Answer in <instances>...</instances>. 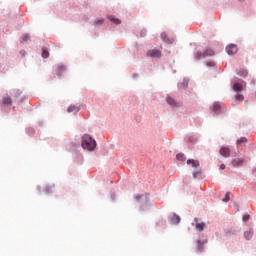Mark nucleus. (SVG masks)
Returning <instances> with one entry per match:
<instances>
[{"instance_id": "obj_10", "label": "nucleus", "mask_w": 256, "mask_h": 256, "mask_svg": "<svg viewBox=\"0 0 256 256\" xmlns=\"http://www.w3.org/2000/svg\"><path fill=\"white\" fill-rule=\"evenodd\" d=\"M169 221L172 225H179L181 223V216L174 213Z\"/></svg>"}, {"instance_id": "obj_5", "label": "nucleus", "mask_w": 256, "mask_h": 256, "mask_svg": "<svg viewBox=\"0 0 256 256\" xmlns=\"http://www.w3.org/2000/svg\"><path fill=\"white\" fill-rule=\"evenodd\" d=\"M207 243H209V240L208 239H204V240H197V253H203L205 251V246L204 245H207Z\"/></svg>"}, {"instance_id": "obj_2", "label": "nucleus", "mask_w": 256, "mask_h": 256, "mask_svg": "<svg viewBox=\"0 0 256 256\" xmlns=\"http://www.w3.org/2000/svg\"><path fill=\"white\" fill-rule=\"evenodd\" d=\"M136 201H138V203H141L142 201V205L140 206V211H145L147 209H149V207H151V202L149 201V194H143V195H136L135 196Z\"/></svg>"}, {"instance_id": "obj_28", "label": "nucleus", "mask_w": 256, "mask_h": 256, "mask_svg": "<svg viewBox=\"0 0 256 256\" xmlns=\"http://www.w3.org/2000/svg\"><path fill=\"white\" fill-rule=\"evenodd\" d=\"M102 23H105V19L104 18H100L94 21V25L95 27H99Z\"/></svg>"}, {"instance_id": "obj_16", "label": "nucleus", "mask_w": 256, "mask_h": 256, "mask_svg": "<svg viewBox=\"0 0 256 256\" xmlns=\"http://www.w3.org/2000/svg\"><path fill=\"white\" fill-rule=\"evenodd\" d=\"M186 163L187 165H191V167H193L194 169H198V167L201 166V164L199 163V160H195V159H188Z\"/></svg>"}, {"instance_id": "obj_30", "label": "nucleus", "mask_w": 256, "mask_h": 256, "mask_svg": "<svg viewBox=\"0 0 256 256\" xmlns=\"http://www.w3.org/2000/svg\"><path fill=\"white\" fill-rule=\"evenodd\" d=\"M235 99L236 101L242 102L245 99V97L243 96V94L237 92V94L235 95Z\"/></svg>"}, {"instance_id": "obj_37", "label": "nucleus", "mask_w": 256, "mask_h": 256, "mask_svg": "<svg viewBox=\"0 0 256 256\" xmlns=\"http://www.w3.org/2000/svg\"><path fill=\"white\" fill-rule=\"evenodd\" d=\"M29 39H31V36H29V34H24L23 36H22V41H29Z\"/></svg>"}, {"instance_id": "obj_47", "label": "nucleus", "mask_w": 256, "mask_h": 256, "mask_svg": "<svg viewBox=\"0 0 256 256\" xmlns=\"http://www.w3.org/2000/svg\"><path fill=\"white\" fill-rule=\"evenodd\" d=\"M255 171H256V168H255Z\"/></svg>"}, {"instance_id": "obj_31", "label": "nucleus", "mask_w": 256, "mask_h": 256, "mask_svg": "<svg viewBox=\"0 0 256 256\" xmlns=\"http://www.w3.org/2000/svg\"><path fill=\"white\" fill-rule=\"evenodd\" d=\"M26 133H27V135H35V128H31V127H29V128H26Z\"/></svg>"}, {"instance_id": "obj_11", "label": "nucleus", "mask_w": 256, "mask_h": 256, "mask_svg": "<svg viewBox=\"0 0 256 256\" xmlns=\"http://www.w3.org/2000/svg\"><path fill=\"white\" fill-rule=\"evenodd\" d=\"M220 155H222V157H231V150L229 149V147H221L220 148Z\"/></svg>"}, {"instance_id": "obj_39", "label": "nucleus", "mask_w": 256, "mask_h": 256, "mask_svg": "<svg viewBox=\"0 0 256 256\" xmlns=\"http://www.w3.org/2000/svg\"><path fill=\"white\" fill-rule=\"evenodd\" d=\"M22 93H23V92H22L21 90H17V91L15 92L14 97H21Z\"/></svg>"}, {"instance_id": "obj_40", "label": "nucleus", "mask_w": 256, "mask_h": 256, "mask_svg": "<svg viewBox=\"0 0 256 256\" xmlns=\"http://www.w3.org/2000/svg\"><path fill=\"white\" fill-rule=\"evenodd\" d=\"M225 167H226L225 164H221L220 167H219V169H220L221 171H223V170L225 169Z\"/></svg>"}, {"instance_id": "obj_9", "label": "nucleus", "mask_w": 256, "mask_h": 256, "mask_svg": "<svg viewBox=\"0 0 256 256\" xmlns=\"http://www.w3.org/2000/svg\"><path fill=\"white\" fill-rule=\"evenodd\" d=\"M160 37L162 41H164V43H167L168 45H173V42L175 41L173 38H169L166 32H162Z\"/></svg>"}, {"instance_id": "obj_21", "label": "nucleus", "mask_w": 256, "mask_h": 256, "mask_svg": "<svg viewBox=\"0 0 256 256\" xmlns=\"http://www.w3.org/2000/svg\"><path fill=\"white\" fill-rule=\"evenodd\" d=\"M185 141H187L188 143H197V141H199V137L198 136H187L185 138Z\"/></svg>"}, {"instance_id": "obj_27", "label": "nucleus", "mask_w": 256, "mask_h": 256, "mask_svg": "<svg viewBox=\"0 0 256 256\" xmlns=\"http://www.w3.org/2000/svg\"><path fill=\"white\" fill-rule=\"evenodd\" d=\"M231 192H227L226 194H225V197L223 198V203H229V201H231Z\"/></svg>"}, {"instance_id": "obj_24", "label": "nucleus", "mask_w": 256, "mask_h": 256, "mask_svg": "<svg viewBox=\"0 0 256 256\" xmlns=\"http://www.w3.org/2000/svg\"><path fill=\"white\" fill-rule=\"evenodd\" d=\"M11 103H12L11 97H4L2 99V105H11Z\"/></svg>"}, {"instance_id": "obj_42", "label": "nucleus", "mask_w": 256, "mask_h": 256, "mask_svg": "<svg viewBox=\"0 0 256 256\" xmlns=\"http://www.w3.org/2000/svg\"><path fill=\"white\" fill-rule=\"evenodd\" d=\"M20 54L22 55V57H25V51L24 50H21Z\"/></svg>"}, {"instance_id": "obj_43", "label": "nucleus", "mask_w": 256, "mask_h": 256, "mask_svg": "<svg viewBox=\"0 0 256 256\" xmlns=\"http://www.w3.org/2000/svg\"><path fill=\"white\" fill-rule=\"evenodd\" d=\"M132 77L135 79L136 77H139V74L134 73V74L132 75Z\"/></svg>"}, {"instance_id": "obj_3", "label": "nucleus", "mask_w": 256, "mask_h": 256, "mask_svg": "<svg viewBox=\"0 0 256 256\" xmlns=\"http://www.w3.org/2000/svg\"><path fill=\"white\" fill-rule=\"evenodd\" d=\"M215 51L213 49H206L204 52L198 51L195 55V59H205V57H213Z\"/></svg>"}, {"instance_id": "obj_38", "label": "nucleus", "mask_w": 256, "mask_h": 256, "mask_svg": "<svg viewBox=\"0 0 256 256\" xmlns=\"http://www.w3.org/2000/svg\"><path fill=\"white\" fill-rule=\"evenodd\" d=\"M207 67H215V61L210 60L206 63Z\"/></svg>"}, {"instance_id": "obj_41", "label": "nucleus", "mask_w": 256, "mask_h": 256, "mask_svg": "<svg viewBox=\"0 0 256 256\" xmlns=\"http://www.w3.org/2000/svg\"><path fill=\"white\" fill-rule=\"evenodd\" d=\"M115 199H116V198H115V194H114L113 192H111V200H112V201H115Z\"/></svg>"}, {"instance_id": "obj_19", "label": "nucleus", "mask_w": 256, "mask_h": 256, "mask_svg": "<svg viewBox=\"0 0 256 256\" xmlns=\"http://www.w3.org/2000/svg\"><path fill=\"white\" fill-rule=\"evenodd\" d=\"M253 234V229L250 228L249 230H246L244 232V238L246 239V241H251V239H253Z\"/></svg>"}, {"instance_id": "obj_20", "label": "nucleus", "mask_w": 256, "mask_h": 256, "mask_svg": "<svg viewBox=\"0 0 256 256\" xmlns=\"http://www.w3.org/2000/svg\"><path fill=\"white\" fill-rule=\"evenodd\" d=\"M108 19L111 21V23H114V25H121V19L115 18L113 15H109Z\"/></svg>"}, {"instance_id": "obj_23", "label": "nucleus", "mask_w": 256, "mask_h": 256, "mask_svg": "<svg viewBox=\"0 0 256 256\" xmlns=\"http://www.w3.org/2000/svg\"><path fill=\"white\" fill-rule=\"evenodd\" d=\"M237 75L240 77H247L249 75V72L246 69H240L237 71Z\"/></svg>"}, {"instance_id": "obj_25", "label": "nucleus", "mask_w": 256, "mask_h": 256, "mask_svg": "<svg viewBox=\"0 0 256 256\" xmlns=\"http://www.w3.org/2000/svg\"><path fill=\"white\" fill-rule=\"evenodd\" d=\"M42 57L43 59H49V50L47 48H42Z\"/></svg>"}, {"instance_id": "obj_32", "label": "nucleus", "mask_w": 256, "mask_h": 256, "mask_svg": "<svg viewBox=\"0 0 256 256\" xmlns=\"http://www.w3.org/2000/svg\"><path fill=\"white\" fill-rule=\"evenodd\" d=\"M243 143H247V137H241L237 140V145H241Z\"/></svg>"}, {"instance_id": "obj_17", "label": "nucleus", "mask_w": 256, "mask_h": 256, "mask_svg": "<svg viewBox=\"0 0 256 256\" xmlns=\"http://www.w3.org/2000/svg\"><path fill=\"white\" fill-rule=\"evenodd\" d=\"M214 113L219 114L221 113V103L219 102H214L212 107L210 108Z\"/></svg>"}, {"instance_id": "obj_46", "label": "nucleus", "mask_w": 256, "mask_h": 256, "mask_svg": "<svg viewBox=\"0 0 256 256\" xmlns=\"http://www.w3.org/2000/svg\"><path fill=\"white\" fill-rule=\"evenodd\" d=\"M239 1H243V0H239Z\"/></svg>"}, {"instance_id": "obj_36", "label": "nucleus", "mask_w": 256, "mask_h": 256, "mask_svg": "<svg viewBox=\"0 0 256 256\" xmlns=\"http://www.w3.org/2000/svg\"><path fill=\"white\" fill-rule=\"evenodd\" d=\"M140 37H147V29L144 28L140 31Z\"/></svg>"}, {"instance_id": "obj_29", "label": "nucleus", "mask_w": 256, "mask_h": 256, "mask_svg": "<svg viewBox=\"0 0 256 256\" xmlns=\"http://www.w3.org/2000/svg\"><path fill=\"white\" fill-rule=\"evenodd\" d=\"M53 187H55V185H53V186H46V187L44 188V193H45L46 195H49V194L53 193V192L51 191V189H53Z\"/></svg>"}, {"instance_id": "obj_45", "label": "nucleus", "mask_w": 256, "mask_h": 256, "mask_svg": "<svg viewBox=\"0 0 256 256\" xmlns=\"http://www.w3.org/2000/svg\"><path fill=\"white\" fill-rule=\"evenodd\" d=\"M252 84H255V80H252Z\"/></svg>"}, {"instance_id": "obj_34", "label": "nucleus", "mask_w": 256, "mask_h": 256, "mask_svg": "<svg viewBox=\"0 0 256 256\" xmlns=\"http://www.w3.org/2000/svg\"><path fill=\"white\" fill-rule=\"evenodd\" d=\"M201 173H202L201 168L198 169L197 171H194L193 172V178L197 179V177H199V175H201Z\"/></svg>"}, {"instance_id": "obj_18", "label": "nucleus", "mask_w": 256, "mask_h": 256, "mask_svg": "<svg viewBox=\"0 0 256 256\" xmlns=\"http://www.w3.org/2000/svg\"><path fill=\"white\" fill-rule=\"evenodd\" d=\"M232 89L235 91V93H241V91H243V85H241L239 82H234Z\"/></svg>"}, {"instance_id": "obj_33", "label": "nucleus", "mask_w": 256, "mask_h": 256, "mask_svg": "<svg viewBox=\"0 0 256 256\" xmlns=\"http://www.w3.org/2000/svg\"><path fill=\"white\" fill-rule=\"evenodd\" d=\"M70 151H75L77 149V147H79V144L78 143H75V142H71L70 143Z\"/></svg>"}, {"instance_id": "obj_26", "label": "nucleus", "mask_w": 256, "mask_h": 256, "mask_svg": "<svg viewBox=\"0 0 256 256\" xmlns=\"http://www.w3.org/2000/svg\"><path fill=\"white\" fill-rule=\"evenodd\" d=\"M176 159H177V161H185V159H187V157H185V154H183V153H178V154H176Z\"/></svg>"}, {"instance_id": "obj_8", "label": "nucleus", "mask_w": 256, "mask_h": 256, "mask_svg": "<svg viewBox=\"0 0 256 256\" xmlns=\"http://www.w3.org/2000/svg\"><path fill=\"white\" fill-rule=\"evenodd\" d=\"M148 57H152L153 59H159L161 57V52L157 49H152L147 52Z\"/></svg>"}, {"instance_id": "obj_44", "label": "nucleus", "mask_w": 256, "mask_h": 256, "mask_svg": "<svg viewBox=\"0 0 256 256\" xmlns=\"http://www.w3.org/2000/svg\"><path fill=\"white\" fill-rule=\"evenodd\" d=\"M43 125V122H39V126L41 127Z\"/></svg>"}, {"instance_id": "obj_6", "label": "nucleus", "mask_w": 256, "mask_h": 256, "mask_svg": "<svg viewBox=\"0 0 256 256\" xmlns=\"http://www.w3.org/2000/svg\"><path fill=\"white\" fill-rule=\"evenodd\" d=\"M166 103L169 105V107L175 108L179 107V102H177L173 97L167 95L166 97Z\"/></svg>"}, {"instance_id": "obj_4", "label": "nucleus", "mask_w": 256, "mask_h": 256, "mask_svg": "<svg viewBox=\"0 0 256 256\" xmlns=\"http://www.w3.org/2000/svg\"><path fill=\"white\" fill-rule=\"evenodd\" d=\"M192 227H196L197 231L200 233L205 230V222L199 223V218H194V222H192Z\"/></svg>"}, {"instance_id": "obj_14", "label": "nucleus", "mask_w": 256, "mask_h": 256, "mask_svg": "<svg viewBox=\"0 0 256 256\" xmlns=\"http://www.w3.org/2000/svg\"><path fill=\"white\" fill-rule=\"evenodd\" d=\"M243 163H245V159L235 158L232 160L233 167H243Z\"/></svg>"}, {"instance_id": "obj_15", "label": "nucleus", "mask_w": 256, "mask_h": 256, "mask_svg": "<svg viewBox=\"0 0 256 256\" xmlns=\"http://www.w3.org/2000/svg\"><path fill=\"white\" fill-rule=\"evenodd\" d=\"M65 71H67V67H65V65H63V64H60L58 66V70L56 72L57 77L59 79H61V77H62L63 73H65Z\"/></svg>"}, {"instance_id": "obj_12", "label": "nucleus", "mask_w": 256, "mask_h": 256, "mask_svg": "<svg viewBox=\"0 0 256 256\" xmlns=\"http://www.w3.org/2000/svg\"><path fill=\"white\" fill-rule=\"evenodd\" d=\"M178 89H187L189 87V78L185 77L182 82H179L177 85Z\"/></svg>"}, {"instance_id": "obj_7", "label": "nucleus", "mask_w": 256, "mask_h": 256, "mask_svg": "<svg viewBox=\"0 0 256 256\" xmlns=\"http://www.w3.org/2000/svg\"><path fill=\"white\" fill-rule=\"evenodd\" d=\"M226 53L227 55H235L237 53V45L235 44H230L226 47Z\"/></svg>"}, {"instance_id": "obj_13", "label": "nucleus", "mask_w": 256, "mask_h": 256, "mask_svg": "<svg viewBox=\"0 0 256 256\" xmlns=\"http://www.w3.org/2000/svg\"><path fill=\"white\" fill-rule=\"evenodd\" d=\"M81 111V106H77V105H70L67 108V112L68 113H75V115H77V113Z\"/></svg>"}, {"instance_id": "obj_1", "label": "nucleus", "mask_w": 256, "mask_h": 256, "mask_svg": "<svg viewBox=\"0 0 256 256\" xmlns=\"http://www.w3.org/2000/svg\"><path fill=\"white\" fill-rule=\"evenodd\" d=\"M81 147L86 149V151H95L97 147V141L91 137L89 134H84L82 136Z\"/></svg>"}, {"instance_id": "obj_35", "label": "nucleus", "mask_w": 256, "mask_h": 256, "mask_svg": "<svg viewBox=\"0 0 256 256\" xmlns=\"http://www.w3.org/2000/svg\"><path fill=\"white\" fill-rule=\"evenodd\" d=\"M251 219V215L246 214L242 217V221H244V223H247V221H249Z\"/></svg>"}, {"instance_id": "obj_22", "label": "nucleus", "mask_w": 256, "mask_h": 256, "mask_svg": "<svg viewBox=\"0 0 256 256\" xmlns=\"http://www.w3.org/2000/svg\"><path fill=\"white\" fill-rule=\"evenodd\" d=\"M236 233H239V230H237L235 228H231V229L225 231L226 237H231L232 235H235Z\"/></svg>"}]
</instances>
